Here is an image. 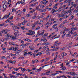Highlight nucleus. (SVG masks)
I'll return each mask as SVG.
<instances>
[{
  "mask_svg": "<svg viewBox=\"0 0 78 78\" xmlns=\"http://www.w3.org/2000/svg\"><path fill=\"white\" fill-rule=\"evenodd\" d=\"M46 50V54H48V55H49L50 54V53L49 52V48H47Z\"/></svg>",
  "mask_w": 78,
  "mask_h": 78,
  "instance_id": "1",
  "label": "nucleus"
},
{
  "mask_svg": "<svg viewBox=\"0 0 78 78\" xmlns=\"http://www.w3.org/2000/svg\"><path fill=\"white\" fill-rule=\"evenodd\" d=\"M48 66V65H46L44 66H43L39 68V69H37V70H38V71L40 72V71H41V69H43L44 68V67H45V66Z\"/></svg>",
  "mask_w": 78,
  "mask_h": 78,
  "instance_id": "2",
  "label": "nucleus"
},
{
  "mask_svg": "<svg viewBox=\"0 0 78 78\" xmlns=\"http://www.w3.org/2000/svg\"><path fill=\"white\" fill-rule=\"evenodd\" d=\"M9 15H8L7 16V15H5L4 17L3 18H2L1 19L2 20H3V19H7V18H8V17H9Z\"/></svg>",
  "mask_w": 78,
  "mask_h": 78,
  "instance_id": "3",
  "label": "nucleus"
},
{
  "mask_svg": "<svg viewBox=\"0 0 78 78\" xmlns=\"http://www.w3.org/2000/svg\"><path fill=\"white\" fill-rule=\"evenodd\" d=\"M71 75H73V76H75V75H76V74L75 73V72H71Z\"/></svg>",
  "mask_w": 78,
  "mask_h": 78,
  "instance_id": "4",
  "label": "nucleus"
},
{
  "mask_svg": "<svg viewBox=\"0 0 78 78\" xmlns=\"http://www.w3.org/2000/svg\"><path fill=\"white\" fill-rule=\"evenodd\" d=\"M3 8L4 9V10H3V11H5V10H6V9L7 6L6 5H4L3 6Z\"/></svg>",
  "mask_w": 78,
  "mask_h": 78,
  "instance_id": "5",
  "label": "nucleus"
},
{
  "mask_svg": "<svg viewBox=\"0 0 78 78\" xmlns=\"http://www.w3.org/2000/svg\"><path fill=\"white\" fill-rule=\"evenodd\" d=\"M41 55H42V53L40 52H38L36 54V56H38V55H39V56H41Z\"/></svg>",
  "mask_w": 78,
  "mask_h": 78,
  "instance_id": "6",
  "label": "nucleus"
},
{
  "mask_svg": "<svg viewBox=\"0 0 78 78\" xmlns=\"http://www.w3.org/2000/svg\"><path fill=\"white\" fill-rule=\"evenodd\" d=\"M7 36V38H8V37H11V34H8L7 35H5V37H6V36Z\"/></svg>",
  "mask_w": 78,
  "mask_h": 78,
  "instance_id": "7",
  "label": "nucleus"
},
{
  "mask_svg": "<svg viewBox=\"0 0 78 78\" xmlns=\"http://www.w3.org/2000/svg\"><path fill=\"white\" fill-rule=\"evenodd\" d=\"M20 43H22V44H21L20 45V47H22V45H24V42L23 41H21L20 42Z\"/></svg>",
  "mask_w": 78,
  "mask_h": 78,
  "instance_id": "8",
  "label": "nucleus"
},
{
  "mask_svg": "<svg viewBox=\"0 0 78 78\" xmlns=\"http://www.w3.org/2000/svg\"><path fill=\"white\" fill-rule=\"evenodd\" d=\"M9 44H10V45H15V44L13 42H12V43H11V42H9Z\"/></svg>",
  "mask_w": 78,
  "mask_h": 78,
  "instance_id": "9",
  "label": "nucleus"
},
{
  "mask_svg": "<svg viewBox=\"0 0 78 78\" xmlns=\"http://www.w3.org/2000/svg\"><path fill=\"white\" fill-rule=\"evenodd\" d=\"M10 38L12 40H14V36H10Z\"/></svg>",
  "mask_w": 78,
  "mask_h": 78,
  "instance_id": "10",
  "label": "nucleus"
},
{
  "mask_svg": "<svg viewBox=\"0 0 78 78\" xmlns=\"http://www.w3.org/2000/svg\"><path fill=\"white\" fill-rule=\"evenodd\" d=\"M27 45H28V44L27 43H26L24 45L22 46V48H23L24 47H26V46H27Z\"/></svg>",
  "mask_w": 78,
  "mask_h": 78,
  "instance_id": "11",
  "label": "nucleus"
},
{
  "mask_svg": "<svg viewBox=\"0 0 78 78\" xmlns=\"http://www.w3.org/2000/svg\"><path fill=\"white\" fill-rule=\"evenodd\" d=\"M16 76H14L13 75H12L11 76H9V78H16Z\"/></svg>",
  "mask_w": 78,
  "mask_h": 78,
  "instance_id": "12",
  "label": "nucleus"
},
{
  "mask_svg": "<svg viewBox=\"0 0 78 78\" xmlns=\"http://www.w3.org/2000/svg\"><path fill=\"white\" fill-rule=\"evenodd\" d=\"M43 21H42V20H40V23H39V25H41V24H42L43 23Z\"/></svg>",
  "mask_w": 78,
  "mask_h": 78,
  "instance_id": "13",
  "label": "nucleus"
},
{
  "mask_svg": "<svg viewBox=\"0 0 78 78\" xmlns=\"http://www.w3.org/2000/svg\"><path fill=\"white\" fill-rule=\"evenodd\" d=\"M36 24L35 23L33 25V26H32V29L33 30H34V27H35V26H36Z\"/></svg>",
  "mask_w": 78,
  "mask_h": 78,
  "instance_id": "14",
  "label": "nucleus"
},
{
  "mask_svg": "<svg viewBox=\"0 0 78 78\" xmlns=\"http://www.w3.org/2000/svg\"><path fill=\"white\" fill-rule=\"evenodd\" d=\"M47 18H48L49 17L50 19L51 18V16L50 15H48L46 17Z\"/></svg>",
  "mask_w": 78,
  "mask_h": 78,
  "instance_id": "15",
  "label": "nucleus"
},
{
  "mask_svg": "<svg viewBox=\"0 0 78 78\" xmlns=\"http://www.w3.org/2000/svg\"><path fill=\"white\" fill-rule=\"evenodd\" d=\"M56 72H58L60 73H63V72L62 71H56Z\"/></svg>",
  "mask_w": 78,
  "mask_h": 78,
  "instance_id": "16",
  "label": "nucleus"
},
{
  "mask_svg": "<svg viewBox=\"0 0 78 78\" xmlns=\"http://www.w3.org/2000/svg\"><path fill=\"white\" fill-rule=\"evenodd\" d=\"M52 28H53V29H54V30H55V29H56V28H57V27H55L53 25L52 27Z\"/></svg>",
  "mask_w": 78,
  "mask_h": 78,
  "instance_id": "17",
  "label": "nucleus"
},
{
  "mask_svg": "<svg viewBox=\"0 0 78 78\" xmlns=\"http://www.w3.org/2000/svg\"><path fill=\"white\" fill-rule=\"evenodd\" d=\"M22 49H21L18 50L17 51V53H20V51H22Z\"/></svg>",
  "mask_w": 78,
  "mask_h": 78,
  "instance_id": "18",
  "label": "nucleus"
},
{
  "mask_svg": "<svg viewBox=\"0 0 78 78\" xmlns=\"http://www.w3.org/2000/svg\"><path fill=\"white\" fill-rule=\"evenodd\" d=\"M18 4L19 5H20V4L21 3V1H19L16 4V5H17V4Z\"/></svg>",
  "mask_w": 78,
  "mask_h": 78,
  "instance_id": "19",
  "label": "nucleus"
},
{
  "mask_svg": "<svg viewBox=\"0 0 78 78\" xmlns=\"http://www.w3.org/2000/svg\"><path fill=\"white\" fill-rule=\"evenodd\" d=\"M64 28H65V30L64 31H63V34H64V33H66V27H64V28H63V29H64Z\"/></svg>",
  "mask_w": 78,
  "mask_h": 78,
  "instance_id": "20",
  "label": "nucleus"
},
{
  "mask_svg": "<svg viewBox=\"0 0 78 78\" xmlns=\"http://www.w3.org/2000/svg\"><path fill=\"white\" fill-rule=\"evenodd\" d=\"M56 8H57V7H56V6H55V5L53 7V10H55V9H56Z\"/></svg>",
  "mask_w": 78,
  "mask_h": 78,
  "instance_id": "21",
  "label": "nucleus"
},
{
  "mask_svg": "<svg viewBox=\"0 0 78 78\" xmlns=\"http://www.w3.org/2000/svg\"><path fill=\"white\" fill-rule=\"evenodd\" d=\"M69 1V0H65L64 2V3H67V2H68Z\"/></svg>",
  "mask_w": 78,
  "mask_h": 78,
  "instance_id": "22",
  "label": "nucleus"
},
{
  "mask_svg": "<svg viewBox=\"0 0 78 78\" xmlns=\"http://www.w3.org/2000/svg\"><path fill=\"white\" fill-rule=\"evenodd\" d=\"M13 51H17V49L15 48H14L13 47Z\"/></svg>",
  "mask_w": 78,
  "mask_h": 78,
  "instance_id": "23",
  "label": "nucleus"
},
{
  "mask_svg": "<svg viewBox=\"0 0 78 78\" xmlns=\"http://www.w3.org/2000/svg\"><path fill=\"white\" fill-rule=\"evenodd\" d=\"M64 53H62L61 56H62V58H64Z\"/></svg>",
  "mask_w": 78,
  "mask_h": 78,
  "instance_id": "24",
  "label": "nucleus"
},
{
  "mask_svg": "<svg viewBox=\"0 0 78 78\" xmlns=\"http://www.w3.org/2000/svg\"><path fill=\"white\" fill-rule=\"evenodd\" d=\"M58 17H63V16H62V15H61V14H59L58 15Z\"/></svg>",
  "mask_w": 78,
  "mask_h": 78,
  "instance_id": "25",
  "label": "nucleus"
},
{
  "mask_svg": "<svg viewBox=\"0 0 78 78\" xmlns=\"http://www.w3.org/2000/svg\"><path fill=\"white\" fill-rule=\"evenodd\" d=\"M34 12V10L33 9V10H32V11H30V13H31Z\"/></svg>",
  "mask_w": 78,
  "mask_h": 78,
  "instance_id": "26",
  "label": "nucleus"
},
{
  "mask_svg": "<svg viewBox=\"0 0 78 78\" xmlns=\"http://www.w3.org/2000/svg\"><path fill=\"white\" fill-rule=\"evenodd\" d=\"M9 50H13V47H11L9 49Z\"/></svg>",
  "mask_w": 78,
  "mask_h": 78,
  "instance_id": "27",
  "label": "nucleus"
},
{
  "mask_svg": "<svg viewBox=\"0 0 78 78\" xmlns=\"http://www.w3.org/2000/svg\"><path fill=\"white\" fill-rule=\"evenodd\" d=\"M16 61L15 60L13 61L12 62V64H15V63H16Z\"/></svg>",
  "mask_w": 78,
  "mask_h": 78,
  "instance_id": "28",
  "label": "nucleus"
},
{
  "mask_svg": "<svg viewBox=\"0 0 78 78\" xmlns=\"http://www.w3.org/2000/svg\"><path fill=\"white\" fill-rule=\"evenodd\" d=\"M73 9H72L71 10L70 9V10H69L68 12H69V13H70V12H71V11H72L73 10Z\"/></svg>",
  "mask_w": 78,
  "mask_h": 78,
  "instance_id": "29",
  "label": "nucleus"
},
{
  "mask_svg": "<svg viewBox=\"0 0 78 78\" xmlns=\"http://www.w3.org/2000/svg\"><path fill=\"white\" fill-rule=\"evenodd\" d=\"M57 45H58V43H55L53 45V46H57Z\"/></svg>",
  "mask_w": 78,
  "mask_h": 78,
  "instance_id": "30",
  "label": "nucleus"
},
{
  "mask_svg": "<svg viewBox=\"0 0 78 78\" xmlns=\"http://www.w3.org/2000/svg\"><path fill=\"white\" fill-rule=\"evenodd\" d=\"M25 2H22V1H21V3L22 4V5H24L25 4Z\"/></svg>",
  "mask_w": 78,
  "mask_h": 78,
  "instance_id": "31",
  "label": "nucleus"
},
{
  "mask_svg": "<svg viewBox=\"0 0 78 78\" xmlns=\"http://www.w3.org/2000/svg\"><path fill=\"white\" fill-rule=\"evenodd\" d=\"M47 41V40H46V39H45L43 41V42L45 43Z\"/></svg>",
  "mask_w": 78,
  "mask_h": 78,
  "instance_id": "32",
  "label": "nucleus"
},
{
  "mask_svg": "<svg viewBox=\"0 0 78 78\" xmlns=\"http://www.w3.org/2000/svg\"><path fill=\"white\" fill-rule=\"evenodd\" d=\"M14 32H15V33H19V31L17 30H15L14 31Z\"/></svg>",
  "mask_w": 78,
  "mask_h": 78,
  "instance_id": "33",
  "label": "nucleus"
},
{
  "mask_svg": "<svg viewBox=\"0 0 78 78\" xmlns=\"http://www.w3.org/2000/svg\"><path fill=\"white\" fill-rule=\"evenodd\" d=\"M39 62V61L37 60H35L34 61V62H36V63H37V62Z\"/></svg>",
  "mask_w": 78,
  "mask_h": 78,
  "instance_id": "34",
  "label": "nucleus"
},
{
  "mask_svg": "<svg viewBox=\"0 0 78 78\" xmlns=\"http://www.w3.org/2000/svg\"><path fill=\"white\" fill-rule=\"evenodd\" d=\"M16 29H17V27H16V26L13 27V30H16Z\"/></svg>",
  "mask_w": 78,
  "mask_h": 78,
  "instance_id": "35",
  "label": "nucleus"
},
{
  "mask_svg": "<svg viewBox=\"0 0 78 78\" xmlns=\"http://www.w3.org/2000/svg\"><path fill=\"white\" fill-rule=\"evenodd\" d=\"M67 22V20H65L63 21V22L62 23L63 24H65V23H66Z\"/></svg>",
  "mask_w": 78,
  "mask_h": 78,
  "instance_id": "36",
  "label": "nucleus"
},
{
  "mask_svg": "<svg viewBox=\"0 0 78 78\" xmlns=\"http://www.w3.org/2000/svg\"><path fill=\"white\" fill-rule=\"evenodd\" d=\"M36 17V15H34L33 16L32 18H33V19H34Z\"/></svg>",
  "mask_w": 78,
  "mask_h": 78,
  "instance_id": "37",
  "label": "nucleus"
},
{
  "mask_svg": "<svg viewBox=\"0 0 78 78\" xmlns=\"http://www.w3.org/2000/svg\"><path fill=\"white\" fill-rule=\"evenodd\" d=\"M74 17V16L73 15H72L71 16L70 19L72 20V19H73V18Z\"/></svg>",
  "mask_w": 78,
  "mask_h": 78,
  "instance_id": "38",
  "label": "nucleus"
},
{
  "mask_svg": "<svg viewBox=\"0 0 78 78\" xmlns=\"http://www.w3.org/2000/svg\"><path fill=\"white\" fill-rule=\"evenodd\" d=\"M27 22H28V21H27V20H24L23 21V22L24 23H27Z\"/></svg>",
  "mask_w": 78,
  "mask_h": 78,
  "instance_id": "39",
  "label": "nucleus"
},
{
  "mask_svg": "<svg viewBox=\"0 0 78 78\" xmlns=\"http://www.w3.org/2000/svg\"><path fill=\"white\" fill-rule=\"evenodd\" d=\"M13 16H12V17H11L9 19V20H12V19H13Z\"/></svg>",
  "mask_w": 78,
  "mask_h": 78,
  "instance_id": "40",
  "label": "nucleus"
},
{
  "mask_svg": "<svg viewBox=\"0 0 78 78\" xmlns=\"http://www.w3.org/2000/svg\"><path fill=\"white\" fill-rule=\"evenodd\" d=\"M11 0H9L8 1V4H9L10 3H11Z\"/></svg>",
  "mask_w": 78,
  "mask_h": 78,
  "instance_id": "41",
  "label": "nucleus"
},
{
  "mask_svg": "<svg viewBox=\"0 0 78 78\" xmlns=\"http://www.w3.org/2000/svg\"><path fill=\"white\" fill-rule=\"evenodd\" d=\"M65 48L64 47H63L62 48H61L60 49V50H65Z\"/></svg>",
  "mask_w": 78,
  "mask_h": 78,
  "instance_id": "42",
  "label": "nucleus"
},
{
  "mask_svg": "<svg viewBox=\"0 0 78 78\" xmlns=\"http://www.w3.org/2000/svg\"><path fill=\"white\" fill-rule=\"evenodd\" d=\"M40 28V27H37V28L36 29V30H39Z\"/></svg>",
  "mask_w": 78,
  "mask_h": 78,
  "instance_id": "43",
  "label": "nucleus"
},
{
  "mask_svg": "<svg viewBox=\"0 0 78 78\" xmlns=\"http://www.w3.org/2000/svg\"><path fill=\"white\" fill-rule=\"evenodd\" d=\"M57 73H54V74H51V75H53V76H54V75H57Z\"/></svg>",
  "mask_w": 78,
  "mask_h": 78,
  "instance_id": "44",
  "label": "nucleus"
},
{
  "mask_svg": "<svg viewBox=\"0 0 78 78\" xmlns=\"http://www.w3.org/2000/svg\"><path fill=\"white\" fill-rule=\"evenodd\" d=\"M74 60H75V59L74 58H73L72 59V60H70V62H73V61H74Z\"/></svg>",
  "mask_w": 78,
  "mask_h": 78,
  "instance_id": "45",
  "label": "nucleus"
},
{
  "mask_svg": "<svg viewBox=\"0 0 78 78\" xmlns=\"http://www.w3.org/2000/svg\"><path fill=\"white\" fill-rule=\"evenodd\" d=\"M30 74H32V75H34V73L33 72H32L30 73Z\"/></svg>",
  "mask_w": 78,
  "mask_h": 78,
  "instance_id": "46",
  "label": "nucleus"
},
{
  "mask_svg": "<svg viewBox=\"0 0 78 78\" xmlns=\"http://www.w3.org/2000/svg\"><path fill=\"white\" fill-rule=\"evenodd\" d=\"M66 73H67V74H69L71 75V72H66Z\"/></svg>",
  "mask_w": 78,
  "mask_h": 78,
  "instance_id": "47",
  "label": "nucleus"
},
{
  "mask_svg": "<svg viewBox=\"0 0 78 78\" xmlns=\"http://www.w3.org/2000/svg\"><path fill=\"white\" fill-rule=\"evenodd\" d=\"M21 29H22L23 30H24L25 28V27H21Z\"/></svg>",
  "mask_w": 78,
  "mask_h": 78,
  "instance_id": "48",
  "label": "nucleus"
},
{
  "mask_svg": "<svg viewBox=\"0 0 78 78\" xmlns=\"http://www.w3.org/2000/svg\"><path fill=\"white\" fill-rule=\"evenodd\" d=\"M4 25V24L3 23L2 24H0V27H3Z\"/></svg>",
  "mask_w": 78,
  "mask_h": 78,
  "instance_id": "49",
  "label": "nucleus"
},
{
  "mask_svg": "<svg viewBox=\"0 0 78 78\" xmlns=\"http://www.w3.org/2000/svg\"><path fill=\"white\" fill-rule=\"evenodd\" d=\"M69 64H70V62H68V63H66V66H68V65H69Z\"/></svg>",
  "mask_w": 78,
  "mask_h": 78,
  "instance_id": "50",
  "label": "nucleus"
},
{
  "mask_svg": "<svg viewBox=\"0 0 78 78\" xmlns=\"http://www.w3.org/2000/svg\"><path fill=\"white\" fill-rule=\"evenodd\" d=\"M10 55L12 56H14V54L11 53Z\"/></svg>",
  "mask_w": 78,
  "mask_h": 78,
  "instance_id": "51",
  "label": "nucleus"
},
{
  "mask_svg": "<svg viewBox=\"0 0 78 78\" xmlns=\"http://www.w3.org/2000/svg\"><path fill=\"white\" fill-rule=\"evenodd\" d=\"M23 54H24V55L25 56V55H27V52H24L23 53Z\"/></svg>",
  "mask_w": 78,
  "mask_h": 78,
  "instance_id": "52",
  "label": "nucleus"
},
{
  "mask_svg": "<svg viewBox=\"0 0 78 78\" xmlns=\"http://www.w3.org/2000/svg\"><path fill=\"white\" fill-rule=\"evenodd\" d=\"M37 19H40V17L39 16H37Z\"/></svg>",
  "mask_w": 78,
  "mask_h": 78,
  "instance_id": "53",
  "label": "nucleus"
},
{
  "mask_svg": "<svg viewBox=\"0 0 78 78\" xmlns=\"http://www.w3.org/2000/svg\"><path fill=\"white\" fill-rule=\"evenodd\" d=\"M63 19V18H61L59 19V21H61Z\"/></svg>",
  "mask_w": 78,
  "mask_h": 78,
  "instance_id": "54",
  "label": "nucleus"
},
{
  "mask_svg": "<svg viewBox=\"0 0 78 78\" xmlns=\"http://www.w3.org/2000/svg\"><path fill=\"white\" fill-rule=\"evenodd\" d=\"M31 6H35V4H31Z\"/></svg>",
  "mask_w": 78,
  "mask_h": 78,
  "instance_id": "55",
  "label": "nucleus"
},
{
  "mask_svg": "<svg viewBox=\"0 0 78 78\" xmlns=\"http://www.w3.org/2000/svg\"><path fill=\"white\" fill-rule=\"evenodd\" d=\"M45 39V37H44L43 38V39H41V41H42L44 40V39Z\"/></svg>",
  "mask_w": 78,
  "mask_h": 78,
  "instance_id": "56",
  "label": "nucleus"
},
{
  "mask_svg": "<svg viewBox=\"0 0 78 78\" xmlns=\"http://www.w3.org/2000/svg\"><path fill=\"white\" fill-rule=\"evenodd\" d=\"M29 32L30 33H31L32 32V30H29Z\"/></svg>",
  "mask_w": 78,
  "mask_h": 78,
  "instance_id": "57",
  "label": "nucleus"
},
{
  "mask_svg": "<svg viewBox=\"0 0 78 78\" xmlns=\"http://www.w3.org/2000/svg\"><path fill=\"white\" fill-rule=\"evenodd\" d=\"M19 69H20V68H16V69H15V70L16 71H17V70H19Z\"/></svg>",
  "mask_w": 78,
  "mask_h": 78,
  "instance_id": "58",
  "label": "nucleus"
},
{
  "mask_svg": "<svg viewBox=\"0 0 78 78\" xmlns=\"http://www.w3.org/2000/svg\"><path fill=\"white\" fill-rule=\"evenodd\" d=\"M20 75V73H17L16 75V76H18V75Z\"/></svg>",
  "mask_w": 78,
  "mask_h": 78,
  "instance_id": "59",
  "label": "nucleus"
},
{
  "mask_svg": "<svg viewBox=\"0 0 78 78\" xmlns=\"http://www.w3.org/2000/svg\"><path fill=\"white\" fill-rule=\"evenodd\" d=\"M58 28H57L55 30V32H58Z\"/></svg>",
  "mask_w": 78,
  "mask_h": 78,
  "instance_id": "60",
  "label": "nucleus"
},
{
  "mask_svg": "<svg viewBox=\"0 0 78 78\" xmlns=\"http://www.w3.org/2000/svg\"><path fill=\"white\" fill-rule=\"evenodd\" d=\"M23 12H25V11H26V9H25V8L24 9H23Z\"/></svg>",
  "mask_w": 78,
  "mask_h": 78,
  "instance_id": "61",
  "label": "nucleus"
},
{
  "mask_svg": "<svg viewBox=\"0 0 78 78\" xmlns=\"http://www.w3.org/2000/svg\"><path fill=\"white\" fill-rule=\"evenodd\" d=\"M51 5H52V4L50 3L49 5V7H51Z\"/></svg>",
  "mask_w": 78,
  "mask_h": 78,
  "instance_id": "62",
  "label": "nucleus"
},
{
  "mask_svg": "<svg viewBox=\"0 0 78 78\" xmlns=\"http://www.w3.org/2000/svg\"><path fill=\"white\" fill-rule=\"evenodd\" d=\"M30 53H31V51L27 53V54H28V55H30Z\"/></svg>",
  "mask_w": 78,
  "mask_h": 78,
  "instance_id": "63",
  "label": "nucleus"
},
{
  "mask_svg": "<svg viewBox=\"0 0 78 78\" xmlns=\"http://www.w3.org/2000/svg\"><path fill=\"white\" fill-rule=\"evenodd\" d=\"M50 59L49 58H46V61H48V59Z\"/></svg>",
  "mask_w": 78,
  "mask_h": 78,
  "instance_id": "64",
  "label": "nucleus"
}]
</instances>
